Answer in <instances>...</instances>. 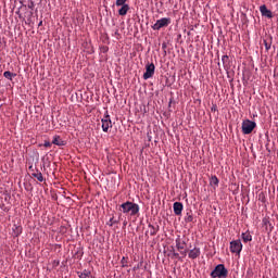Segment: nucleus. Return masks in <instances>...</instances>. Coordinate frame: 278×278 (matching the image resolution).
Here are the masks:
<instances>
[{
  "label": "nucleus",
  "mask_w": 278,
  "mask_h": 278,
  "mask_svg": "<svg viewBox=\"0 0 278 278\" xmlns=\"http://www.w3.org/2000/svg\"><path fill=\"white\" fill-rule=\"evenodd\" d=\"M89 275V273L84 271L79 275V278H88Z\"/></svg>",
  "instance_id": "obj_25"
},
{
  "label": "nucleus",
  "mask_w": 278,
  "mask_h": 278,
  "mask_svg": "<svg viewBox=\"0 0 278 278\" xmlns=\"http://www.w3.org/2000/svg\"><path fill=\"white\" fill-rule=\"evenodd\" d=\"M33 177H35V179L39 180L40 182L45 181V177L42 176V173H40V172L33 173Z\"/></svg>",
  "instance_id": "obj_19"
},
{
  "label": "nucleus",
  "mask_w": 278,
  "mask_h": 278,
  "mask_svg": "<svg viewBox=\"0 0 278 278\" xmlns=\"http://www.w3.org/2000/svg\"><path fill=\"white\" fill-rule=\"evenodd\" d=\"M168 108H169V110H170V108H173V98L169 99Z\"/></svg>",
  "instance_id": "obj_28"
},
{
  "label": "nucleus",
  "mask_w": 278,
  "mask_h": 278,
  "mask_svg": "<svg viewBox=\"0 0 278 278\" xmlns=\"http://www.w3.org/2000/svg\"><path fill=\"white\" fill-rule=\"evenodd\" d=\"M260 12L262 16H265L266 18H273V11L268 10L266 4L260 7Z\"/></svg>",
  "instance_id": "obj_8"
},
{
  "label": "nucleus",
  "mask_w": 278,
  "mask_h": 278,
  "mask_svg": "<svg viewBox=\"0 0 278 278\" xmlns=\"http://www.w3.org/2000/svg\"><path fill=\"white\" fill-rule=\"evenodd\" d=\"M222 62H223V65H224V68L227 71V68H229V56L228 55H223L222 56Z\"/></svg>",
  "instance_id": "obj_17"
},
{
  "label": "nucleus",
  "mask_w": 278,
  "mask_h": 278,
  "mask_svg": "<svg viewBox=\"0 0 278 278\" xmlns=\"http://www.w3.org/2000/svg\"><path fill=\"white\" fill-rule=\"evenodd\" d=\"M109 227H114V225H118V220L114 219V217H111L108 222Z\"/></svg>",
  "instance_id": "obj_21"
},
{
  "label": "nucleus",
  "mask_w": 278,
  "mask_h": 278,
  "mask_svg": "<svg viewBox=\"0 0 278 278\" xmlns=\"http://www.w3.org/2000/svg\"><path fill=\"white\" fill-rule=\"evenodd\" d=\"M241 238L244 243L252 242V240H253V236L251 235V232L249 230H247L245 232H242Z\"/></svg>",
  "instance_id": "obj_12"
},
{
  "label": "nucleus",
  "mask_w": 278,
  "mask_h": 278,
  "mask_svg": "<svg viewBox=\"0 0 278 278\" xmlns=\"http://www.w3.org/2000/svg\"><path fill=\"white\" fill-rule=\"evenodd\" d=\"M155 75V64L153 63H148L146 65V73L143 74V79H151Z\"/></svg>",
  "instance_id": "obj_5"
},
{
  "label": "nucleus",
  "mask_w": 278,
  "mask_h": 278,
  "mask_svg": "<svg viewBox=\"0 0 278 278\" xmlns=\"http://www.w3.org/2000/svg\"><path fill=\"white\" fill-rule=\"evenodd\" d=\"M102 123V130L108 134L112 127V119L110 118V114L105 113L104 117L101 121Z\"/></svg>",
  "instance_id": "obj_6"
},
{
  "label": "nucleus",
  "mask_w": 278,
  "mask_h": 278,
  "mask_svg": "<svg viewBox=\"0 0 278 278\" xmlns=\"http://www.w3.org/2000/svg\"><path fill=\"white\" fill-rule=\"evenodd\" d=\"M170 24V17H162L161 20H157L154 25H152V29L154 31H160L164 27H168Z\"/></svg>",
  "instance_id": "obj_4"
},
{
  "label": "nucleus",
  "mask_w": 278,
  "mask_h": 278,
  "mask_svg": "<svg viewBox=\"0 0 278 278\" xmlns=\"http://www.w3.org/2000/svg\"><path fill=\"white\" fill-rule=\"evenodd\" d=\"M52 144H56V147H64L66 144L64 140L60 136H55L52 140Z\"/></svg>",
  "instance_id": "obj_13"
},
{
  "label": "nucleus",
  "mask_w": 278,
  "mask_h": 278,
  "mask_svg": "<svg viewBox=\"0 0 278 278\" xmlns=\"http://www.w3.org/2000/svg\"><path fill=\"white\" fill-rule=\"evenodd\" d=\"M121 264L123 268H127V258L125 256L122 257Z\"/></svg>",
  "instance_id": "obj_24"
},
{
  "label": "nucleus",
  "mask_w": 278,
  "mask_h": 278,
  "mask_svg": "<svg viewBox=\"0 0 278 278\" xmlns=\"http://www.w3.org/2000/svg\"><path fill=\"white\" fill-rule=\"evenodd\" d=\"M229 270L223 265H217L214 270L211 273L212 278H227Z\"/></svg>",
  "instance_id": "obj_2"
},
{
  "label": "nucleus",
  "mask_w": 278,
  "mask_h": 278,
  "mask_svg": "<svg viewBox=\"0 0 278 278\" xmlns=\"http://www.w3.org/2000/svg\"><path fill=\"white\" fill-rule=\"evenodd\" d=\"M263 42L266 51H270V47H273V37L264 39Z\"/></svg>",
  "instance_id": "obj_15"
},
{
  "label": "nucleus",
  "mask_w": 278,
  "mask_h": 278,
  "mask_svg": "<svg viewBox=\"0 0 278 278\" xmlns=\"http://www.w3.org/2000/svg\"><path fill=\"white\" fill-rule=\"evenodd\" d=\"M119 210H122L123 214H129L130 216H136L140 212V205L134 202H125L121 204Z\"/></svg>",
  "instance_id": "obj_1"
},
{
  "label": "nucleus",
  "mask_w": 278,
  "mask_h": 278,
  "mask_svg": "<svg viewBox=\"0 0 278 278\" xmlns=\"http://www.w3.org/2000/svg\"><path fill=\"white\" fill-rule=\"evenodd\" d=\"M176 249L178 251H184L186 249V242L181 241V239H176Z\"/></svg>",
  "instance_id": "obj_16"
},
{
  "label": "nucleus",
  "mask_w": 278,
  "mask_h": 278,
  "mask_svg": "<svg viewBox=\"0 0 278 278\" xmlns=\"http://www.w3.org/2000/svg\"><path fill=\"white\" fill-rule=\"evenodd\" d=\"M148 227L150 229V236H157V231H160V226L149 224Z\"/></svg>",
  "instance_id": "obj_14"
},
{
  "label": "nucleus",
  "mask_w": 278,
  "mask_h": 278,
  "mask_svg": "<svg viewBox=\"0 0 278 278\" xmlns=\"http://www.w3.org/2000/svg\"><path fill=\"white\" fill-rule=\"evenodd\" d=\"M174 257H179V253L174 252Z\"/></svg>",
  "instance_id": "obj_29"
},
{
  "label": "nucleus",
  "mask_w": 278,
  "mask_h": 278,
  "mask_svg": "<svg viewBox=\"0 0 278 278\" xmlns=\"http://www.w3.org/2000/svg\"><path fill=\"white\" fill-rule=\"evenodd\" d=\"M190 260H197V257L201 256V249L200 248H193L192 250L189 251L188 254Z\"/></svg>",
  "instance_id": "obj_9"
},
{
  "label": "nucleus",
  "mask_w": 278,
  "mask_h": 278,
  "mask_svg": "<svg viewBox=\"0 0 278 278\" xmlns=\"http://www.w3.org/2000/svg\"><path fill=\"white\" fill-rule=\"evenodd\" d=\"M180 255H182L184 257H186L188 255V251L187 250H180Z\"/></svg>",
  "instance_id": "obj_26"
},
{
  "label": "nucleus",
  "mask_w": 278,
  "mask_h": 278,
  "mask_svg": "<svg viewBox=\"0 0 278 278\" xmlns=\"http://www.w3.org/2000/svg\"><path fill=\"white\" fill-rule=\"evenodd\" d=\"M186 223H192L194 220V217L192 216V213H187V216L185 217Z\"/></svg>",
  "instance_id": "obj_22"
},
{
  "label": "nucleus",
  "mask_w": 278,
  "mask_h": 278,
  "mask_svg": "<svg viewBox=\"0 0 278 278\" xmlns=\"http://www.w3.org/2000/svg\"><path fill=\"white\" fill-rule=\"evenodd\" d=\"M255 127H257V124L253 121L250 119H245L242 122V134L244 135H249V134H253V129H255Z\"/></svg>",
  "instance_id": "obj_3"
},
{
  "label": "nucleus",
  "mask_w": 278,
  "mask_h": 278,
  "mask_svg": "<svg viewBox=\"0 0 278 278\" xmlns=\"http://www.w3.org/2000/svg\"><path fill=\"white\" fill-rule=\"evenodd\" d=\"M3 77H5V79H10V81H12V77H16V74H14L10 71H7L3 73Z\"/></svg>",
  "instance_id": "obj_18"
},
{
  "label": "nucleus",
  "mask_w": 278,
  "mask_h": 278,
  "mask_svg": "<svg viewBox=\"0 0 278 278\" xmlns=\"http://www.w3.org/2000/svg\"><path fill=\"white\" fill-rule=\"evenodd\" d=\"M211 186H215V188H218V177L212 176L210 179Z\"/></svg>",
  "instance_id": "obj_20"
},
{
  "label": "nucleus",
  "mask_w": 278,
  "mask_h": 278,
  "mask_svg": "<svg viewBox=\"0 0 278 278\" xmlns=\"http://www.w3.org/2000/svg\"><path fill=\"white\" fill-rule=\"evenodd\" d=\"M127 0H116L115 4L117 8H121V5H127Z\"/></svg>",
  "instance_id": "obj_23"
},
{
  "label": "nucleus",
  "mask_w": 278,
  "mask_h": 278,
  "mask_svg": "<svg viewBox=\"0 0 278 278\" xmlns=\"http://www.w3.org/2000/svg\"><path fill=\"white\" fill-rule=\"evenodd\" d=\"M230 251L232 253H237V255H240V253L242 252V241H240V239L231 241Z\"/></svg>",
  "instance_id": "obj_7"
},
{
  "label": "nucleus",
  "mask_w": 278,
  "mask_h": 278,
  "mask_svg": "<svg viewBox=\"0 0 278 278\" xmlns=\"http://www.w3.org/2000/svg\"><path fill=\"white\" fill-rule=\"evenodd\" d=\"M118 10L119 16H127V13L129 12V4H121Z\"/></svg>",
  "instance_id": "obj_11"
},
{
  "label": "nucleus",
  "mask_w": 278,
  "mask_h": 278,
  "mask_svg": "<svg viewBox=\"0 0 278 278\" xmlns=\"http://www.w3.org/2000/svg\"><path fill=\"white\" fill-rule=\"evenodd\" d=\"M43 147H46L47 149L51 148V143L49 141H45Z\"/></svg>",
  "instance_id": "obj_27"
},
{
  "label": "nucleus",
  "mask_w": 278,
  "mask_h": 278,
  "mask_svg": "<svg viewBox=\"0 0 278 278\" xmlns=\"http://www.w3.org/2000/svg\"><path fill=\"white\" fill-rule=\"evenodd\" d=\"M174 214L176 216H181V212H184V204L181 202L174 203Z\"/></svg>",
  "instance_id": "obj_10"
}]
</instances>
